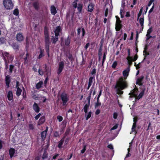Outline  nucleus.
I'll list each match as a JSON object with an SVG mask.
<instances>
[{"mask_svg": "<svg viewBox=\"0 0 160 160\" xmlns=\"http://www.w3.org/2000/svg\"><path fill=\"white\" fill-rule=\"evenodd\" d=\"M116 82V83L115 86L114 88L116 89L117 93L119 95H122L123 94V91H122L128 87V83L125 82H122L121 81Z\"/></svg>", "mask_w": 160, "mask_h": 160, "instance_id": "f257e3e1", "label": "nucleus"}, {"mask_svg": "<svg viewBox=\"0 0 160 160\" xmlns=\"http://www.w3.org/2000/svg\"><path fill=\"white\" fill-rule=\"evenodd\" d=\"M130 70V68L129 67H128L127 69L124 70L122 72V74L124 77H121L119 78L118 80L117 81V82H119V81H121L122 82H125L126 83H128V82L126 80L127 77L129 75V73Z\"/></svg>", "mask_w": 160, "mask_h": 160, "instance_id": "f03ea898", "label": "nucleus"}, {"mask_svg": "<svg viewBox=\"0 0 160 160\" xmlns=\"http://www.w3.org/2000/svg\"><path fill=\"white\" fill-rule=\"evenodd\" d=\"M60 98L62 102V105L66 107L67 105V102L69 100L68 94L63 92L61 94Z\"/></svg>", "mask_w": 160, "mask_h": 160, "instance_id": "7ed1b4c3", "label": "nucleus"}, {"mask_svg": "<svg viewBox=\"0 0 160 160\" xmlns=\"http://www.w3.org/2000/svg\"><path fill=\"white\" fill-rule=\"evenodd\" d=\"M116 21L115 24V30L117 31H119L122 27V21L120 20V18L118 16H116Z\"/></svg>", "mask_w": 160, "mask_h": 160, "instance_id": "20e7f679", "label": "nucleus"}, {"mask_svg": "<svg viewBox=\"0 0 160 160\" xmlns=\"http://www.w3.org/2000/svg\"><path fill=\"white\" fill-rule=\"evenodd\" d=\"M3 4L5 8L7 9H11L13 8V4L11 0H4Z\"/></svg>", "mask_w": 160, "mask_h": 160, "instance_id": "39448f33", "label": "nucleus"}, {"mask_svg": "<svg viewBox=\"0 0 160 160\" xmlns=\"http://www.w3.org/2000/svg\"><path fill=\"white\" fill-rule=\"evenodd\" d=\"M64 68V62L63 61H60L58 64V68L57 70V74H60Z\"/></svg>", "mask_w": 160, "mask_h": 160, "instance_id": "423d86ee", "label": "nucleus"}, {"mask_svg": "<svg viewBox=\"0 0 160 160\" xmlns=\"http://www.w3.org/2000/svg\"><path fill=\"white\" fill-rule=\"evenodd\" d=\"M138 90V88H136L132 90L131 92L129 94V95H130V97H136L137 95Z\"/></svg>", "mask_w": 160, "mask_h": 160, "instance_id": "0eeeda50", "label": "nucleus"}, {"mask_svg": "<svg viewBox=\"0 0 160 160\" xmlns=\"http://www.w3.org/2000/svg\"><path fill=\"white\" fill-rule=\"evenodd\" d=\"M144 78V77L143 75L138 78L136 80V84L140 86H142L143 84L142 82Z\"/></svg>", "mask_w": 160, "mask_h": 160, "instance_id": "6e6552de", "label": "nucleus"}, {"mask_svg": "<svg viewBox=\"0 0 160 160\" xmlns=\"http://www.w3.org/2000/svg\"><path fill=\"white\" fill-rule=\"evenodd\" d=\"M48 130V127L47 126L45 130L41 132V137L42 138V139L43 140H44L46 137L47 133Z\"/></svg>", "mask_w": 160, "mask_h": 160, "instance_id": "1a4fd4ad", "label": "nucleus"}, {"mask_svg": "<svg viewBox=\"0 0 160 160\" xmlns=\"http://www.w3.org/2000/svg\"><path fill=\"white\" fill-rule=\"evenodd\" d=\"M65 138V136H63V137L59 141L58 143V145H57L58 148L59 149H61L62 148V145L63 144Z\"/></svg>", "mask_w": 160, "mask_h": 160, "instance_id": "9d476101", "label": "nucleus"}, {"mask_svg": "<svg viewBox=\"0 0 160 160\" xmlns=\"http://www.w3.org/2000/svg\"><path fill=\"white\" fill-rule=\"evenodd\" d=\"M16 39L18 42L22 41L24 39V38L21 33H18L16 35Z\"/></svg>", "mask_w": 160, "mask_h": 160, "instance_id": "9b49d317", "label": "nucleus"}, {"mask_svg": "<svg viewBox=\"0 0 160 160\" xmlns=\"http://www.w3.org/2000/svg\"><path fill=\"white\" fill-rule=\"evenodd\" d=\"M62 31L61 28L60 26H58L56 27L54 31L55 36L56 37H58L59 35V33Z\"/></svg>", "mask_w": 160, "mask_h": 160, "instance_id": "f8f14e48", "label": "nucleus"}, {"mask_svg": "<svg viewBox=\"0 0 160 160\" xmlns=\"http://www.w3.org/2000/svg\"><path fill=\"white\" fill-rule=\"evenodd\" d=\"M51 13L53 15H55L57 13L55 7L53 5H52L50 7Z\"/></svg>", "mask_w": 160, "mask_h": 160, "instance_id": "ddd939ff", "label": "nucleus"}, {"mask_svg": "<svg viewBox=\"0 0 160 160\" xmlns=\"http://www.w3.org/2000/svg\"><path fill=\"white\" fill-rule=\"evenodd\" d=\"M11 82L10 76L8 75H7L5 77V83L7 88L10 87L9 84Z\"/></svg>", "mask_w": 160, "mask_h": 160, "instance_id": "4468645a", "label": "nucleus"}, {"mask_svg": "<svg viewBox=\"0 0 160 160\" xmlns=\"http://www.w3.org/2000/svg\"><path fill=\"white\" fill-rule=\"evenodd\" d=\"M145 90V88H143L141 92L139 94L138 96H137L136 97V99L138 100H139L140 98H141L144 94Z\"/></svg>", "mask_w": 160, "mask_h": 160, "instance_id": "2eb2a0df", "label": "nucleus"}, {"mask_svg": "<svg viewBox=\"0 0 160 160\" xmlns=\"http://www.w3.org/2000/svg\"><path fill=\"white\" fill-rule=\"evenodd\" d=\"M50 43V42H45V49L46 52L48 55V57H49V46Z\"/></svg>", "mask_w": 160, "mask_h": 160, "instance_id": "dca6fc26", "label": "nucleus"}, {"mask_svg": "<svg viewBox=\"0 0 160 160\" xmlns=\"http://www.w3.org/2000/svg\"><path fill=\"white\" fill-rule=\"evenodd\" d=\"M71 42V38L68 36L67 38H65L64 40L65 44L66 46H69Z\"/></svg>", "mask_w": 160, "mask_h": 160, "instance_id": "f3484780", "label": "nucleus"}, {"mask_svg": "<svg viewBox=\"0 0 160 160\" xmlns=\"http://www.w3.org/2000/svg\"><path fill=\"white\" fill-rule=\"evenodd\" d=\"M14 49L18 50L19 48V45L17 43H13L11 45Z\"/></svg>", "mask_w": 160, "mask_h": 160, "instance_id": "a211bd4d", "label": "nucleus"}, {"mask_svg": "<svg viewBox=\"0 0 160 160\" xmlns=\"http://www.w3.org/2000/svg\"><path fill=\"white\" fill-rule=\"evenodd\" d=\"M33 109L34 110L37 112H38L39 111V108L38 104L35 102L33 106Z\"/></svg>", "mask_w": 160, "mask_h": 160, "instance_id": "6ab92c4d", "label": "nucleus"}, {"mask_svg": "<svg viewBox=\"0 0 160 160\" xmlns=\"http://www.w3.org/2000/svg\"><path fill=\"white\" fill-rule=\"evenodd\" d=\"M7 97L9 100L10 101L13 98V94L12 91H9L8 93Z\"/></svg>", "mask_w": 160, "mask_h": 160, "instance_id": "aec40b11", "label": "nucleus"}, {"mask_svg": "<svg viewBox=\"0 0 160 160\" xmlns=\"http://www.w3.org/2000/svg\"><path fill=\"white\" fill-rule=\"evenodd\" d=\"M9 155L11 158H12L14 154L15 153V150L13 148H11L9 151Z\"/></svg>", "mask_w": 160, "mask_h": 160, "instance_id": "412c9836", "label": "nucleus"}, {"mask_svg": "<svg viewBox=\"0 0 160 160\" xmlns=\"http://www.w3.org/2000/svg\"><path fill=\"white\" fill-rule=\"evenodd\" d=\"M46 145L44 146V144L43 145V146L42 147H43L42 149H44V151H46V150L48 149L49 146L50 145V142L49 140H48L47 142L46 143Z\"/></svg>", "mask_w": 160, "mask_h": 160, "instance_id": "4be33fe9", "label": "nucleus"}, {"mask_svg": "<svg viewBox=\"0 0 160 160\" xmlns=\"http://www.w3.org/2000/svg\"><path fill=\"white\" fill-rule=\"evenodd\" d=\"M94 6L92 3L89 4L88 6V12H91L93 9Z\"/></svg>", "mask_w": 160, "mask_h": 160, "instance_id": "5701e85b", "label": "nucleus"}, {"mask_svg": "<svg viewBox=\"0 0 160 160\" xmlns=\"http://www.w3.org/2000/svg\"><path fill=\"white\" fill-rule=\"evenodd\" d=\"M82 7V4L80 3L78 4V6L77 7V8L79 13H81Z\"/></svg>", "mask_w": 160, "mask_h": 160, "instance_id": "b1692460", "label": "nucleus"}, {"mask_svg": "<svg viewBox=\"0 0 160 160\" xmlns=\"http://www.w3.org/2000/svg\"><path fill=\"white\" fill-rule=\"evenodd\" d=\"M136 124H137V123H133V125L132 126V132H135V134L137 133V131L136 130Z\"/></svg>", "mask_w": 160, "mask_h": 160, "instance_id": "393cba45", "label": "nucleus"}, {"mask_svg": "<svg viewBox=\"0 0 160 160\" xmlns=\"http://www.w3.org/2000/svg\"><path fill=\"white\" fill-rule=\"evenodd\" d=\"M48 153L47 151H44L43 153V154L42 158L43 159H44L48 158Z\"/></svg>", "mask_w": 160, "mask_h": 160, "instance_id": "a878e982", "label": "nucleus"}, {"mask_svg": "<svg viewBox=\"0 0 160 160\" xmlns=\"http://www.w3.org/2000/svg\"><path fill=\"white\" fill-rule=\"evenodd\" d=\"M89 104H86L84 106L83 109L84 110V112L86 113L88 112V109L89 108L90 106Z\"/></svg>", "mask_w": 160, "mask_h": 160, "instance_id": "bb28decb", "label": "nucleus"}, {"mask_svg": "<svg viewBox=\"0 0 160 160\" xmlns=\"http://www.w3.org/2000/svg\"><path fill=\"white\" fill-rule=\"evenodd\" d=\"M106 54H107V52H105L103 54V58H102V67H103L104 62L106 60Z\"/></svg>", "mask_w": 160, "mask_h": 160, "instance_id": "cd10ccee", "label": "nucleus"}, {"mask_svg": "<svg viewBox=\"0 0 160 160\" xmlns=\"http://www.w3.org/2000/svg\"><path fill=\"white\" fill-rule=\"evenodd\" d=\"M33 6L36 9L38 10L39 8V4L37 2H35L33 3Z\"/></svg>", "mask_w": 160, "mask_h": 160, "instance_id": "c85d7f7f", "label": "nucleus"}, {"mask_svg": "<svg viewBox=\"0 0 160 160\" xmlns=\"http://www.w3.org/2000/svg\"><path fill=\"white\" fill-rule=\"evenodd\" d=\"M22 92V89H21L19 88H18L17 89V92H16V95L18 96H19L20 95Z\"/></svg>", "mask_w": 160, "mask_h": 160, "instance_id": "c756f323", "label": "nucleus"}, {"mask_svg": "<svg viewBox=\"0 0 160 160\" xmlns=\"http://www.w3.org/2000/svg\"><path fill=\"white\" fill-rule=\"evenodd\" d=\"M144 22V18L143 17L142 18H140L139 19V22L141 26H144L143 23Z\"/></svg>", "mask_w": 160, "mask_h": 160, "instance_id": "7c9ffc66", "label": "nucleus"}, {"mask_svg": "<svg viewBox=\"0 0 160 160\" xmlns=\"http://www.w3.org/2000/svg\"><path fill=\"white\" fill-rule=\"evenodd\" d=\"M45 42H50L48 34L45 35Z\"/></svg>", "mask_w": 160, "mask_h": 160, "instance_id": "2f4dec72", "label": "nucleus"}, {"mask_svg": "<svg viewBox=\"0 0 160 160\" xmlns=\"http://www.w3.org/2000/svg\"><path fill=\"white\" fill-rule=\"evenodd\" d=\"M149 52H147L145 51H143V55L145 57L143 59V61H143H144L145 60L146 57L147 56L149 55Z\"/></svg>", "mask_w": 160, "mask_h": 160, "instance_id": "473e14b6", "label": "nucleus"}, {"mask_svg": "<svg viewBox=\"0 0 160 160\" xmlns=\"http://www.w3.org/2000/svg\"><path fill=\"white\" fill-rule=\"evenodd\" d=\"M96 72V70L95 68H93L92 69V70L90 74L92 76H93L94 77L95 76V74Z\"/></svg>", "mask_w": 160, "mask_h": 160, "instance_id": "72a5a7b5", "label": "nucleus"}, {"mask_svg": "<svg viewBox=\"0 0 160 160\" xmlns=\"http://www.w3.org/2000/svg\"><path fill=\"white\" fill-rule=\"evenodd\" d=\"M93 79H94V80L95 81V77L92 76L90 77L89 79L88 83L92 84Z\"/></svg>", "mask_w": 160, "mask_h": 160, "instance_id": "f704fd0d", "label": "nucleus"}, {"mask_svg": "<svg viewBox=\"0 0 160 160\" xmlns=\"http://www.w3.org/2000/svg\"><path fill=\"white\" fill-rule=\"evenodd\" d=\"M86 147L87 145H83V149L81 151V153L83 154L85 152L86 149Z\"/></svg>", "mask_w": 160, "mask_h": 160, "instance_id": "c9c22d12", "label": "nucleus"}, {"mask_svg": "<svg viewBox=\"0 0 160 160\" xmlns=\"http://www.w3.org/2000/svg\"><path fill=\"white\" fill-rule=\"evenodd\" d=\"M128 56L127 57V58H128L129 59H131L132 58V57L130 56V53L131 52V50L130 49H128Z\"/></svg>", "mask_w": 160, "mask_h": 160, "instance_id": "e433bc0d", "label": "nucleus"}, {"mask_svg": "<svg viewBox=\"0 0 160 160\" xmlns=\"http://www.w3.org/2000/svg\"><path fill=\"white\" fill-rule=\"evenodd\" d=\"M26 41V47H28L29 42V40L28 37H27L25 39Z\"/></svg>", "mask_w": 160, "mask_h": 160, "instance_id": "4c0bfd02", "label": "nucleus"}, {"mask_svg": "<svg viewBox=\"0 0 160 160\" xmlns=\"http://www.w3.org/2000/svg\"><path fill=\"white\" fill-rule=\"evenodd\" d=\"M54 137L55 138L59 137L60 136V135L58 132L57 131H55L53 134Z\"/></svg>", "mask_w": 160, "mask_h": 160, "instance_id": "58836bf2", "label": "nucleus"}, {"mask_svg": "<svg viewBox=\"0 0 160 160\" xmlns=\"http://www.w3.org/2000/svg\"><path fill=\"white\" fill-rule=\"evenodd\" d=\"M142 8L140 9V11L138 14V20L139 19V17L141 15L142 12Z\"/></svg>", "mask_w": 160, "mask_h": 160, "instance_id": "ea45409f", "label": "nucleus"}, {"mask_svg": "<svg viewBox=\"0 0 160 160\" xmlns=\"http://www.w3.org/2000/svg\"><path fill=\"white\" fill-rule=\"evenodd\" d=\"M68 58L69 60L72 62L73 60V58L71 53H69V56L68 57Z\"/></svg>", "mask_w": 160, "mask_h": 160, "instance_id": "a19ab883", "label": "nucleus"}, {"mask_svg": "<svg viewBox=\"0 0 160 160\" xmlns=\"http://www.w3.org/2000/svg\"><path fill=\"white\" fill-rule=\"evenodd\" d=\"M45 117L42 116L41 117V124L43 123L45 121Z\"/></svg>", "mask_w": 160, "mask_h": 160, "instance_id": "79ce46f5", "label": "nucleus"}, {"mask_svg": "<svg viewBox=\"0 0 160 160\" xmlns=\"http://www.w3.org/2000/svg\"><path fill=\"white\" fill-rule=\"evenodd\" d=\"M117 65V61H115L113 62V64L112 65V67L113 68H115Z\"/></svg>", "mask_w": 160, "mask_h": 160, "instance_id": "37998d69", "label": "nucleus"}, {"mask_svg": "<svg viewBox=\"0 0 160 160\" xmlns=\"http://www.w3.org/2000/svg\"><path fill=\"white\" fill-rule=\"evenodd\" d=\"M14 66L12 65H10V68L9 69V72L10 73H12V70L14 68Z\"/></svg>", "mask_w": 160, "mask_h": 160, "instance_id": "c03bdc74", "label": "nucleus"}, {"mask_svg": "<svg viewBox=\"0 0 160 160\" xmlns=\"http://www.w3.org/2000/svg\"><path fill=\"white\" fill-rule=\"evenodd\" d=\"M152 31V27H150L149 29L148 30L147 32V34H148V35L150 34L151 33Z\"/></svg>", "mask_w": 160, "mask_h": 160, "instance_id": "a18cd8bd", "label": "nucleus"}, {"mask_svg": "<svg viewBox=\"0 0 160 160\" xmlns=\"http://www.w3.org/2000/svg\"><path fill=\"white\" fill-rule=\"evenodd\" d=\"M92 112L91 111L89 112L88 113V115H87L86 117V119L88 120L89 118L91 116Z\"/></svg>", "mask_w": 160, "mask_h": 160, "instance_id": "49530a36", "label": "nucleus"}, {"mask_svg": "<svg viewBox=\"0 0 160 160\" xmlns=\"http://www.w3.org/2000/svg\"><path fill=\"white\" fill-rule=\"evenodd\" d=\"M19 13V11L18 9H15L14 11H13V14L16 15L17 16L18 15Z\"/></svg>", "mask_w": 160, "mask_h": 160, "instance_id": "de8ad7c7", "label": "nucleus"}, {"mask_svg": "<svg viewBox=\"0 0 160 160\" xmlns=\"http://www.w3.org/2000/svg\"><path fill=\"white\" fill-rule=\"evenodd\" d=\"M5 40L6 39L2 37L0 38V42L1 44L4 43L5 42Z\"/></svg>", "mask_w": 160, "mask_h": 160, "instance_id": "09e8293b", "label": "nucleus"}, {"mask_svg": "<svg viewBox=\"0 0 160 160\" xmlns=\"http://www.w3.org/2000/svg\"><path fill=\"white\" fill-rule=\"evenodd\" d=\"M101 105V103L100 102H96L95 105V108L98 107L99 106H100Z\"/></svg>", "mask_w": 160, "mask_h": 160, "instance_id": "8fccbe9b", "label": "nucleus"}, {"mask_svg": "<svg viewBox=\"0 0 160 160\" xmlns=\"http://www.w3.org/2000/svg\"><path fill=\"white\" fill-rule=\"evenodd\" d=\"M47 99L45 97H42L41 96V101H42V102H45Z\"/></svg>", "mask_w": 160, "mask_h": 160, "instance_id": "3c124183", "label": "nucleus"}, {"mask_svg": "<svg viewBox=\"0 0 160 160\" xmlns=\"http://www.w3.org/2000/svg\"><path fill=\"white\" fill-rule=\"evenodd\" d=\"M57 118L59 122H61L63 120V118L62 116L58 115L57 117Z\"/></svg>", "mask_w": 160, "mask_h": 160, "instance_id": "603ef678", "label": "nucleus"}, {"mask_svg": "<svg viewBox=\"0 0 160 160\" xmlns=\"http://www.w3.org/2000/svg\"><path fill=\"white\" fill-rule=\"evenodd\" d=\"M70 132V129H67V130H66V132L64 134V136H65V137L66 136H67V135H68L69 134Z\"/></svg>", "mask_w": 160, "mask_h": 160, "instance_id": "864d4df0", "label": "nucleus"}, {"mask_svg": "<svg viewBox=\"0 0 160 160\" xmlns=\"http://www.w3.org/2000/svg\"><path fill=\"white\" fill-rule=\"evenodd\" d=\"M82 38L85 36V29L83 28H82Z\"/></svg>", "mask_w": 160, "mask_h": 160, "instance_id": "5fc2aeb1", "label": "nucleus"}, {"mask_svg": "<svg viewBox=\"0 0 160 160\" xmlns=\"http://www.w3.org/2000/svg\"><path fill=\"white\" fill-rule=\"evenodd\" d=\"M69 140V138H67L65 141V145H68V142Z\"/></svg>", "mask_w": 160, "mask_h": 160, "instance_id": "6e6d98bb", "label": "nucleus"}, {"mask_svg": "<svg viewBox=\"0 0 160 160\" xmlns=\"http://www.w3.org/2000/svg\"><path fill=\"white\" fill-rule=\"evenodd\" d=\"M138 58V55H135L134 56L133 58H132V61L133 62L135 61Z\"/></svg>", "mask_w": 160, "mask_h": 160, "instance_id": "4d7b16f0", "label": "nucleus"}, {"mask_svg": "<svg viewBox=\"0 0 160 160\" xmlns=\"http://www.w3.org/2000/svg\"><path fill=\"white\" fill-rule=\"evenodd\" d=\"M32 98L34 99H38L39 97L38 95H36L35 93L33 94Z\"/></svg>", "mask_w": 160, "mask_h": 160, "instance_id": "13d9d810", "label": "nucleus"}, {"mask_svg": "<svg viewBox=\"0 0 160 160\" xmlns=\"http://www.w3.org/2000/svg\"><path fill=\"white\" fill-rule=\"evenodd\" d=\"M73 7L74 8H76L77 7V2H73L72 3Z\"/></svg>", "mask_w": 160, "mask_h": 160, "instance_id": "bf43d9fd", "label": "nucleus"}, {"mask_svg": "<svg viewBox=\"0 0 160 160\" xmlns=\"http://www.w3.org/2000/svg\"><path fill=\"white\" fill-rule=\"evenodd\" d=\"M81 28L80 27L79 28L77 29V35L78 36H80V33L81 32Z\"/></svg>", "mask_w": 160, "mask_h": 160, "instance_id": "052dcab7", "label": "nucleus"}, {"mask_svg": "<svg viewBox=\"0 0 160 160\" xmlns=\"http://www.w3.org/2000/svg\"><path fill=\"white\" fill-rule=\"evenodd\" d=\"M58 38L57 37H55L53 38L52 43L55 44L56 42L58 41Z\"/></svg>", "mask_w": 160, "mask_h": 160, "instance_id": "680f3d73", "label": "nucleus"}, {"mask_svg": "<svg viewBox=\"0 0 160 160\" xmlns=\"http://www.w3.org/2000/svg\"><path fill=\"white\" fill-rule=\"evenodd\" d=\"M132 58H131V59H128V58H127V59L128 61V64L129 65H131L132 64V62L133 61L132 60Z\"/></svg>", "mask_w": 160, "mask_h": 160, "instance_id": "e2e57ef3", "label": "nucleus"}, {"mask_svg": "<svg viewBox=\"0 0 160 160\" xmlns=\"http://www.w3.org/2000/svg\"><path fill=\"white\" fill-rule=\"evenodd\" d=\"M48 76H47L46 78H45V79L44 81V86L46 87V85H47V82H48Z\"/></svg>", "mask_w": 160, "mask_h": 160, "instance_id": "0e129e2a", "label": "nucleus"}, {"mask_svg": "<svg viewBox=\"0 0 160 160\" xmlns=\"http://www.w3.org/2000/svg\"><path fill=\"white\" fill-rule=\"evenodd\" d=\"M118 125L117 124L115 125L114 126H113L112 128H111L110 131H112V130L116 129L118 128Z\"/></svg>", "mask_w": 160, "mask_h": 160, "instance_id": "69168bd1", "label": "nucleus"}, {"mask_svg": "<svg viewBox=\"0 0 160 160\" xmlns=\"http://www.w3.org/2000/svg\"><path fill=\"white\" fill-rule=\"evenodd\" d=\"M118 116V113L117 112H114L113 114V118L115 119H116Z\"/></svg>", "mask_w": 160, "mask_h": 160, "instance_id": "338daca9", "label": "nucleus"}, {"mask_svg": "<svg viewBox=\"0 0 160 160\" xmlns=\"http://www.w3.org/2000/svg\"><path fill=\"white\" fill-rule=\"evenodd\" d=\"M146 36L147 37L146 40H148L150 38H152V36L150 35V34L148 35V34H147L146 35Z\"/></svg>", "mask_w": 160, "mask_h": 160, "instance_id": "774afa93", "label": "nucleus"}]
</instances>
